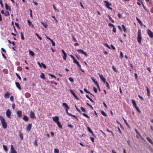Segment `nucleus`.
Returning a JSON list of instances; mask_svg holds the SVG:
<instances>
[{
  "label": "nucleus",
  "mask_w": 153,
  "mask_h": 153,
  "mask_svg": "<svg viewBox=\"0 0 153 153\" xmlns=\"http://www.w3.org/2000/svg\"><path fill=\"white\" fill-rule=\"evenodd\" d=\"M0 120L1 123L3 128L4 129L6 128L7 127V123L4 117L1 115L0 116Z\"/></svg>",
  "instance_id": "1"
},
{
  "label": "nucleus",
  "mask_w": 153,
  "mask_h": 153,
  "mask_svg": "<svg viewBox=\"0 0 153 153\" xmlns=\"http://www.w3.org/2000/svg\"><path fill=\"white\" fill-rule=\"evenodd\" d=\"M141 36V30L140 29H139L138 30L137 33V41L139 44L141 43L142 39Z\"/></svg>",
  "instance_id": "2"
},
{
  "label": "nucleus",
  "mask_w": 153,
  "mask_h": 153,
  "mask_svg": "<svg viewBox=\"0 0 153 153\" xmlns=\"http://www.w3.org/2000/svg\"><path fill=\"white\" fill-rule=\"evenodd\" d=\"M104 2L106 4H105V6L107 7L108 9L112 10V8L110 7V6H111V4L109 3L108 1H104Z\"/></svg>",
  "instance_id": "3"
},
{
  "label": "nucleus",
  "mask_w": 153,
  "mask_h": 153,
  "mask_svg": "<svg viewBox=\"0 0 153 153\" xmlns=\"http://www.w3.org/2000/svg\"><path fill=\"white\" fill-rule=\"evenodd\" d=\"M147 33L150 38H152L153 37V32H152L150 30L147 29Z\"/></svg>",
  "instance_id": "4"
},
{
  "label": "nucleus",
  "mask_w": 153,
  "mask_h": 153,
  "mask_svg": "<svg viewBox=\"0 0 153 153\" xmlns=\"http://www.w3.org/2000/svg\"><path fill=\"white\" fill-rule=\"evenodd\" d=\"M98 75L100 76L101 80L104 83H105L106 82L105 79L103 75L100 74V73L98 74Z\"/></svg>",
  "instance_id": "5"
},
{
  "label": "nucleus",
  "mask_w": 153,
  "mask_h": 153,
  "mask_svg": "<svg viewBox=\"0 0 153 153\" xmlns=\"http://www.w3.org/2000/svg\"><path fill=\"white\" fill-rule=\"evenodd\" d=\"M77 51L78 52H80L82 54L86 56L87 57L88 56V55L87 53L85 52L83 50L81 49H77Z\"/></svg>",
  "instance_id": "6"
},
{
  "label": "nucleus",
  "mask_w": 153,
  "mask_h": 153,
  "mask_svg": "<svg viewBox=\"0 0 153 153\" xmlns=\"http://www.w3.org/2000/svg\"><path fill=\"white\" fill-rule=\"evenodd\" d=\"M30 117L31 118L35 119L36 118V117L35 116L34 113L32 111H30Z\"/></svg>",
  "instance_id": "7"
},
{
  "label": "nucleus",
  "mask_w": 153,
  "mask_h": 153,
  "mask_svg": "<svg viewBox=\"0 0 153 153\" xmlns=\"http://www.w3.org/2000/svg\"><path fill=\"white\" fill-rule=\"evenodd\" d=\"M11 114V111L10 109H8L6 111V114L7 116L8 117H10V115Z\"/></svg>",
  "instance_id": "8"
},
{
  "label": "nucleus",
  "mask_w": 153,
  "mask_h": 153,
  "mask_svg": "<svg viewBox=\"0 0 153 153\" xmlns=\"http://www.w3.org/2000/svg\"><path fill=\"white\" fill-rule=\"evenodd\" d=\"M52 119L53 121L56 123L57 122L59 121V117L57 116H55L54 117H52Z\"/></svg>",
  "instance_id": "9"
},
{
  "label": "nucleus",
  "mask_w": 153,
  "mask_h": 153,
  "mask_svg": "<svg viewBox=\"0 0 153 153\" xmlns=\"http://www.w3.org/2000/svg\"><path fill=\"white\" fill-rule=\"evenodd\" d=\"M61 51L64 54V55L62 56L63 59L64 60H66V59L67 54L62 49Z\"/></svg>",
  "instance_id": "10"
},
{
  "label": "nucleus",
  "mask_w": 153,
  "mask_h": 153,
  "mask_svg": "<svg viewBox=\"0 0 153 153\" xmlns=\"http://www.w3.org/2000/svg\"><path fill=\"white\" fill-rule=\"evenodd\" d=\"M11 152L10 153H17V152L15 150L13 146L12 145L10 146Z\"/></svg>",
  "instance_id": "11"
},
{
  "label": "nucleus",
  "mask_w": 153,
  "mask_h": 153,
  "mask_svg": "<svg viewBox=\"0 0 153 153\" xmlns=\"http://www.w3.org/2000/svg\"><path fill=\"white\" fill-rule=\"evenodd\" d=\"M17 114L19 117H21L22 115V111H18L17 112Z\"/></svg>",
  "instance_id": "12"
},
{
  "label": "nucleus",
  "mask_w": 153,
  "mask_h": 153,
  "mask_svg": "<svg viewBox=\"0 0 153 153\" xmlns=\"http://www.w3.org/2000/svg\"><path fill=\"white\" fill-rule=\"evenodd\" d=\"M15 84L16 85V87L19 89V90H21L22 89V88L21 87L19 83L18 82H16Z\"/></svg>",
  "instance_id": "13"
},
{
  "label": "nucleus",
  "mask_w": 153,
  "mask_h": 153,
  "mask_svg": "<svg viewBox=\"0 0 153 153\" xmlns=\"http://www.w3.org/2000/svg\"><path fill=\"white\" fill-rule=\"evenodd\" d=\"M10 95V94L8 92H7L4 95V97L6 98H8L9 97V96Z\"/></svg>",
  "instance_id": "14"
},
{
  "label": "nucleus",
  "mask_w": 153,
  "mask_h": 153,
  "mask_svg": "<svg viewBox=\"0 0 153 153\" xmlns=\"http://www.w3.org/2000/svg\"><path fill=\"white\" fill-rule=\"evenodd\" d=\"M70 91L71 93V94L74 96V97L76 99H78V97L75 94L74 92L71 89H70Z\"/></svg>",
  "instance_id": "15"
},
{
  "label": "nucleus",
  "mask_w": 153,
  "mask_h": 153,
  "mask_svg": "<svg viewBox=\"0 0 153 153\" xmlns=\"http://www.w3.org/2000/svg\"><path fill=\"white\" fill-rule=\"evenodd\" d=\"M31 125H32L31 124H29L27 126L26 128L28 131H30L31 128Z\"/></svg>",
  "instance_id": "16"
},
{
  "label": "nucleus",
  "mask_w": 153,
  "mask_h": 153,
  "mask_svg": "<svg viewBox=\"0 0 153 153\" xmlns=\"http://www.w3.org/2000/svg\"><path fill=\"white\" fill-rule=\"evenodd\" d=\"M62 105L63 106L65 107L66 109H70V107L68 106V105L65 103H62Z\"/></svg>",
  "instance_id": "17"
},
{
  "label": "nucleus",
  "mask_w": 153,
  "mask_h": 153,
  "mask_svg": "<svg viewBox=\"0 0 153 153\" xmlns=\"http://www.w3.org/2000/svg\"><path fill=\"white\" fill-rule=\"evenodd\" d=\"M87 129H88V131L92 134V135L93 136L95 137L93 131H92V130L89 127H87Z\"/></svg>",
  "instance_id": "18"
},
{
  "label": "nucleus",
  "mask_w": 153,
  "mask_h": 153,
  "mask_svg": "<svg viewBox=\"0 0 153 153\" xmlns=\"http://www.w3.org/2000/svg\"><path fill=\"white\" fill-rule=\"evenodd\" d=\"M27 21L28 23V26H31L32 27H33V24H32V22H31V21L29 19H28Z\"/></svg>",
  "instance_id": "19"
},
{
  "label": "nucleus",
  "mask_w": 153,
  "mask_h": 153,
  "mask_svg": "<svg viewBox=\"0 0 153 153\" xmlns=\"http://www.w3.org/2000/svg\"><path fill=\"white\" fill-rule=\"evenodd\" d=\"M23 119L25 121H28L29 120L28 117L26 115H24V116Z\"/></svg>",
  "instance_id": "20"
},
{
  "label": "nucleus",
  "mask_w": 153,
  "mask_h": 153,
  "mask_svg": "<svg viewBox=\"0 0 153 153\" xmlns=\"http://www.w3.org/2000/svg\"><path fill=\"white\" fill-rule=\"evenodd\" d=\"M5 7L6 9L7 10H8L9 11H11V9L10 7H9L7 5V3H5Z\"/></svg>",
  "instance_id": "21"
},
{
  "label": "nucleus",
  "mask_w": 153,
  "mask_h": 153,
  "mask_svg": "<svg viewBox=\"0 0 153 153\" xmlns=\"http://www.w3.org/2000/svg\"><path fill=\"white\" fill-rule=\"evenodd\" d=\"M136 19L137 21L139 24L141 25L142 26L143 25V23H142L141 21L137 17H136Z\"/></svg>",
  "instance_id": "22"
},
{
  "label": "nucleus",
  "mask_w": 153,
  "mask_h": 153,
  "mask_svg": "<svg viewBox=\"0 0 153 153\" xmlns=\"http://www.w3.org/2000/svg\"><path fill=\"white\" fill-rule=\"evenodd\" d=\"M145 87L146 88V91H147V96L148 97H149L150 96V91H149V89L148 87H147L146 86Z\"/></svg>",
  "instance_id": "23"
},
{
  "label": "nucleus",
  "mask_w": 153,
  "mask_h": 153,
  "mask_svg": "<svg viewBox=\"0 0 153 153\" xmlns=\"http://www.w3.org/2000/svg\"><path fill=\"white\" fill-rule=\"evenodd\" d=\"M145 87L146 88V91H147V96L148 97H149L150 96V91H149V89L148 87H147L146 86Z\"/></svg>",
  "instance_id": "24"
},
{
  "label": "nucleus",
  "mask_w": 153,
  "mask_h": 153,
  "mask_svg": "<svg viewBox=\"0 0 153 153\" xmlns=\"http://www.w3.org/2000/svg\"><path fill=\"white\" fill-rule=\"evenodd\" d=\"M146 139L147 140V141L149 142L151 144L153 145V141L152 140L149 138V137H146Z\"/></svg>",
  "instance_id": "25"
},
{
  "label": "nucleus",
  "mask_w": 153,
  "mask_h": 153,
  "mask_svg": "<svg viewBox=\"0 0 153 153\" xmlns=\"http://www.w3.org/2000/svg\"><path fill=\"white\" fill-rule=\"evenodd\" d=\"M106 131L107 132H110L111 133V135H112V136L113 137H114V134L112 132V131L111 130H109L108 128H106Z\"/></svg>",
  "instance_id": "26"
},
{
  "label": "nucleus",
  "mask_w": 153,
  "mask_h": 153,
  "mask_svg": "<svg viewBox=\"0 0 153 153\" xmlns=\"http://www.w3.org/2000/svg\"><path fill=\"white\" fill-rule=\"evenodd\" d=\"M56 123L57 124V126H58V127H59V128H62V125L60 123V122H59V121H58V122H56Z\"/></svg>",
  "instance_id": "27"
},
{
  "label": "nucleus",
  "mask_w": 153,
  "mask_h": 153,
  "mask_svg": "<svg viewBox=\"0 0 153 153\" xmlns=\"http://www.w3.org/2000/svg\"><path fill=\"white\" fill-rule=\"evenodd\" d=\"M45 74L43 73H41V75L40 76V77L43 79H45Z\"/></svg>",
  "instance_id": "28"
},
{
  "label": "nucleus",
  "mask_w": 153,
  "mask_h": 153,
  "mask_svg": "<svg viewBox=\"0 0 153 153\" xmlns=\"http://www.w3.org/2000/svg\"><path fill=\"white\" fill-rule=\"evenodd\" d=\"M20 35L21 38L22 40H25V37L23 35V33L22 32L20 33Z\"/></svg>",
  "instance_id": "29"
},
{
  "label": "nucleus",
  "mask_w": 153,
  "mask_h": 153,
  "mask_svg": "<svg viewBox=\"0 0 153 153\" xmlns=\"http://www.w3.org/2000/svg\"><path fill=\"white\" fill-rule=\"evenodd\" d=\"M101 113V114L104 116L105 117H107V114H106L105 112L104 111H100Z\"/></svg>",
  "instance_id": "30"
},
{
  "label": "nucleus",
  "mask_w": 153,
  "mask_h": 153,
  "mask_svg": "<svg viewBox=\"0 0 153 153\" xmlns=\"http://www.w3.org/2000/svg\"><path fill=\"white\" fill-rule=\"evenodd\" d=\"M29 54L32 56H34V53L31 51H29Z\"/></svg>",
  "instance_id": "31"
},
{
  "label": "nucleus",
  "mask_w": 153,
  "mask_h": 153,
  "mask_svg": "<svg viewBox=\"0 0 153 153\" xmlns=\"http://www.w3.org/2000/svg\"><path fill=\"white\" fill-rule=\"evenodd\" d=\"M19 135L20 138L22 140H23V135L22 133L21 132H19Z\"/></svg>",
  "instance_id": "32"
},
{
  "label": "nucleus",
  "mask_w": 153,
  "mask_h": 153,
  "mask_svg": "<svg viewBox=\"0 0 153 153\" xmlns=\"http://www.w3.org/2000/svg\"><path fill=\"white\" fill-rule=\"evenodd\" d=\"M122 27L123 29V31L124 32H126L127 31H126V28L125 27V26L124 25H122Z\"/></svg>",
  "instance_id": "33"
},
{
  "label": "nucleus",
  "mask_w": 153,
  "mask_h": 153,
  "mask_svg": "<svg viewBox=\"0 0 153 153\" xmlns=\"http://www.w3.org/2000/svg\"><path fill=\"white\" fill-rule=\"evenodd\" d=\"M3 148L5 152H7V151L8 149H7V146L3 145Z\"/></svg>",
  "instance_id": "34"
},
{
  "label": "nucleus",
  "mask_w": 153,
  "mask_h": 153,
  "mask_svg": "<svg viewBox=\"0 0 153 153\" xmlns=\"http://www.w3.org/2000/svg\"><path fill=\"white\" fill-rule=\"evenodd\" d=\"M135 108L137 110V111L139 113H141V111L140 110V109H139L137 105L135 106H134Z\"/></svg>",
  "instance_id": "35"
},
{
  "label": "nucleus",
  "mask_w": 153,
  "mask_h": 153,
  "mask_svg": "<svg viewBox=\"0 0 153 153\" xmlns=\"http://www.w3.org/2000/svg\"><path fill=\"white\" fill-rule=\"evenodd\" d=\"M135 108L137 110V111L139 113H141V111L140 110V109H139L137 105L135 106H134Z\"/></svg>",
  "instance_id": "36"
},
{
  "label": "nucleus",
  "mask_w": 153,
  "mask_h": 153,
  "mask_svg": "<svg viewBox=\"0 0 153 153\" xmlns=\"http://www.w3.org/2000/svg\"><path fill=\"white\" fill-rule=\"evenodd\" d=\"M135 108L137 110V111L139 113H141V111L140 110V109H139L137 105L135 106H134Z\"/></svg>",
  "instance_id": "37"
},
{
  "label": "nucleus",
  "mask_w": 153,
  "mask_h": 153,
  "mask_svg": "<svg viewBox=\"0 0 153 153\" xmlns=\"http://www.w3.org/2000/svg\"><path fill=\"white\" fill-rule=\"evenodd\" d=\"M132 103L134 106V107L135 106L137 105L136 102L135 101L133 100H132Z\"/></svg>",
  "instance_id": "38"
},
{
  "label": "nucleus",
  "mask_w": 153,
  "mask_h": 153,
  "mask_svg": "<svg viewBox=\"0 0 153 153\" xmlns=\"http://www.w3.org/2000/svg\"><path fill=\"white\" fill-rule=\"evenodd\" d=\"M82 114L83 115V116L87 118L88 119H90V117L87 114H85V113H82Z\"/></svg>",
  "instance_id": "39"
},
{
  "label": "nucleus",
  "mask_w": 153,
  "mask_h": 153,
  "mask_svg": "<svg viewBox=\"0 0 153 153\" xmlns=\"http://www.w3.org/2000/svg\"><path fill=\"white\" fill-rule=\"evenodd\" d=\"M4 14L5 16H8L10 15V13L8 11H6Z\"/></svg>",
  "instance_id": "40"
},
{
  "label": "nucleus",
  "mask_w": 153,
  "mask_h": 153,
  "mask_svg": "<svg viewBox=\"0 0 153 153\" xmlns=\"http://www.w3.org/2000/svg\"><path fill=\"white\" fill-rule=\"evenodd\" d=\"M49 75L51 77L54 78L55 79H56V77L55 75L50 74H49Z\"/></svg>",
  "instance_id": "41"
},
{
  "label": "nucleus",
  "mask_w": 153,
  "mask_h": 153,
  "mask_svg": "<svg viewBox=\"0 0 153 153\" xmlns=\"http://www.w3.org/2000/svg\"><path fill=\"white\" fill-rule=\"evenodd\" d=\"M84 91L86 92L87 93H88L90 94L91 95H92V94L89 92V91H87V90L86 88L84 89Z\"/></svg>",
  "instance_id": "42"
},
{
  "label": "nucleus",
  "mask_w": 153,
  "mask_h": 153,
  "mask_svg": "<svg viewBox=\"0 0 153 153\" xmlns=\"http://www.w3.org/2000/svg\"><path fill=\"white\" fill-rule=\"evenodd\" d=\"M41 23L44 26L45 28H46L48 27V25L43 22H41Z\"/></svg>",
  "instance_id": "43"
},
{
  "label": "nucleus",
  "mask_w": 153,
  "mask_h": 153,
  "mask_svg": "<svg viewBox=\"0 0 153 153\" xmlns=\"http://www.w3.org/2000/svg\"><path fill=\"white\" fill-rule=\"evenodd\" d=\"M123 120L125 123L126 124V125L127 126H128V127H129V125L128 124V123L126 121V120L123 118Z\"/></svg>",
  "instance_id": "44"
},
{
  "label": "nucleus",
  "mask_w": 153,
  "mask_h": 153,
  "mask_svg": "<svg viewBox=\"0 0 153 153\" xmlns=\"http://www.w3.org/2000/svg\"><path fill=\"white\" fill-rule=\"evenodd\" d=\"M35 35L37 36V37L39 39V40H42V38L41 37H40L37 33H36L35 34Z\"/></svg>",
  "instance_id": "45"
},
{
  "label": "nucleus",
  "mask_w": 153,
  "mask_h": 153,
  "mask_svg": "<svg viewBox=\"0 0 153 153\" xmlns=\"http://www.w3.org/2000/svg\"><path fill=\"white\" fill-rule=\"evenodd\" d=\"M68 79L70 82H74V79L72 77H69L68 78Z\"/></svg>",
  "instance_id": "46"
},
{
  "label": "nucleus",
  "mask_w": 153,
  "mask_h": 153,
  "mask_svg": "<svg viewBox=\"0 0 153 153\" xmlns=\"http://www.w3.org/2000/svg\"><path fill=\"white\" fill-rule=\"evenodd\" d=\"M106 84V86L107 87V88L108 89H110V87L109 85L108 82H105V83Z\"/></svg>",
  "instance_id": "47"
},
{
  "label": "nucleus",
  "mask_w": 153,
  "mask_h": 153,
  "mask_svg": "<svg viewBox=\"0 0 153 153\" xmlns=\"http://www.w3.org/2000/svg\"><path fill=\"white\" fill-rule=\"evenodd\" d=\"M54 153H59V151L57 149H54Z\"/></svg>",
  "instance_id": "48"
},
{
  "label": "nucleus",
  "mask_w": 153,
  "mask_h": 153,
  "mask_svg": "<svg viewBox=\"0 0 153 153\" xmlns=\"http://www.w3.org/2000/svg\"><path fill=\"white\" fill-rule=\"evenodd\" d=\"M41 65L44 69H46V66L43 63H41Z\"/></svg>",
  "instance_id": "49"
},
{
  "label": "nucleus",
  "mask_w": 153,
  "mask_h": 153,
  "mask_svg": "<svg viewBox=\"0 0 153 153\" xmlns=\"http://www.w3.org/2000/svg\"><path fill=\"white\" fill-rule=\"evenodd\" d=\"M69 109H65V111H66V112L67 113V114L68 115H69V116H71V114L70 113H68V110H69Z\"/></svg>",
  "instance_id": "50"
},
{
  "label": "nucleus",
  "mask_w": 153,
  "mask_h": 153,
  "mask_svg": "<svg viewBox=\"0 0 153 153\" xmlns=\"http://www.w3.org/2000/svg\"><path fill=\"white\" fill-rule=\"evenodd\" d=\"M80 109L83 112H86L85 109L83 107H81Z\"/></svg>",
  "instance_id": "51"
},
{
  "label": "nucleus",
  "mask_w": 153,
  "mask_h": 153,
  "mask_svg": "<svg viewBox=\"0 0 153 153\" xmlns=\"http://www.w3.org/2000/svg\"><path fill=\"white\" fill-rule=\"evenodd\" d=\"M14 97L13 96H10V99L11 101L12 102H13L14 101Z\"/></svg>",
  "instance_id": "52"
},
{
  "label": "nucleus",
  "mask_w": 153,
  "mask_h": 153,
  "mask_svg": "<svg viewBox=\"0 0 153 153\" xmlns=\"http://www.w3.org/2000/svg\"><path fill=\"white\" fill-rule=\"evenodd\" d=\"M16 76L17 77L19 78V79L20 80H21L22 79L20 76L17 73H16Z\"/></svg>",
  "instance_id": "53"
},
{
  "label": "nucleus",
  "mask_w": 153,
  "mask_h": 153,
  "mask_svg": "<svg viewBox=\"0 0 153 153\" xmlns=\"http://www.w3.org/2000/svg\"><path fill=\"white\" fill-rule=\"evenodd\" d=\"M1 54L2 56H3V57L4 59L5 60H7V58L5 55L3 53L1 52Z\"/></svg>",
  "instance_id": "54"
},
{
  "label": "nucleus",
  "mask_w": 153,
  "mask_h": 153,
  "mask_svg": "<svg viewBox=\"0 0 153 153\" xmlns=\"http://www.w3.org/2000/svg\"><path fill=\"white\" fill-rule=\"evenodd\" d=\"M112 69L115 72H117V70L116 68L114 66H112Z\"/></svg>",
  "instance_id": "55"
},
{
  "label": "nucleus",
  "mask_w": 153,
  "mask_h": 153,
  "mask_svg": "<svg viewBox=\"0 0 153 153\" xmlns=\"http://www.w3.org/2000/svg\"><path fill=\"white\" fill-rule=\"evenodd\" d=\"M93 90H94V92L95 93H97V90L96 88L95 87H94V86L93 87Z\"/></svg>",
  "instance_id": "56"
},
{
  "label": "nucleus",
  "mask_w": 153,
  "mask_h": 153,
  "mask_svg": "<svg viewBox=\"0 0 153 153\" xmlns=\"http://www.w3.org/2000/svg\"><path fill=\"white\" fill-rule=\"evenodd\" d=\"M138 1H139L141 3V4H142V5H143V8L144 9H146V7H145L144 6V4H143V2L141 1H140V0H138Z\"/></svg>",
  "instance_id": "57"
},
{
  "label": "nucleus",
  "mask_w": 153,
  "mask_h": 153,
  "mask_svg": "<svg viewBox=\"0 0 153 153\" xmlns=\"http://www.w3.org/2000/svg\"><path fill=\"white\" fill-rule=\"evenodd\" d=\"M52 6H53V9H54L55 10H56V11H57V12H59V10H58V9H56V8L54 6V5L53 4V5H52Z\"/></svg>",
  "instance_id": "58"
},
{
  "label": "nucleus",
  "mask_w": 153,
  "mask_h": 153,
  "mask_svg": "<svg viewBox=\"0 0 153 153\" xmlns=\"http://www.w3.org/2000/svg\"><path fill=\"white\" fill-rule=\"evenodd\" d=\"M134 130L136 132V134H138V135H139V136H140V133L138 132V131H137V130L135 129H134Z\"/></svg>",
  "instance_id": "59"
},
{
  "label": "nucleus",
  "mask_w": 153,
  "mask_h": 153,
  "mask_svg": "<svg viewBox=\"0 0 153 153\" xmlns=\"http://www.w3.org/2000/svg\"><path fill=\"white\" fill-rule=\"evenodd\" d=\"M0 4H1V6L2 7H4V5H3V3H2V0H0Z\"/></svg>",
  "instance_id": "60"
},
{
  "label": "nucleus",
  "mask_w": 153,
  "mask_h": 153,
  "mask_svg": "<svg viewBox=\"0 0 153 153\" xmlns=\"http://www.w3.org/2000/svg\"><path fill=\"white\" fill-rule=\"evenodd\" d=\"M72 39L73 40V42H77V40L76 39L74 38V36H72Z\"/></svg>",
  "instance_id": "61"
},
{
  "label": "nucleus",
  "mask_w": 153,
  "mask_h": 153,
  "mask_svg": "<svg viewBox=\"0 0 153 153\" xmlns=\"http://www.w3.org/2000/svg\"><path fill=\"white\" fill-rule=\"evenodd\" d=\"M51 41V42L52 45L53 46H55V43L52 40Z\"/></svg>",
  "instance_id": "62"
},
{
  "label": "nucleus",
  "mask_w": 153,
  "mask_h": 153,
  "mask_svg": "<svg viewBox=\"0 0 153 153\" xmlns=\"http://www.w3.org/2000/svg\"><path fill=\"white\" fill-rule=\"evenodd\" d=\"M75 107H76V110L80 113V114H81V111L79 109H78L76 106V105L75 106Z\"/></svg>",
  "instance_id": "63"
},
{
  "label": "nucleus",
  "mask_w": 153,
  "mask_h": 153,
  "mask_svg": "<svg viewBox=\"0 0 153 153\" xmlns=\"http://www.w3.org/2000/svg\"><path fill=\"white\" fill-rule=\"evenodd\" d=\"M134 74V76H135V79H137V78H138V76H137V74L136 73H135Z\"/></svg>",
  "instance_id": "64"
}]
</instances>
